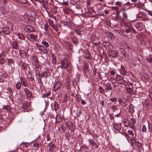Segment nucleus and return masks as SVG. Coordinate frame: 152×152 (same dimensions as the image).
I'll list each match as a JSON object with an SVG mask.
<instances>
[{
    "label": "nucleus",
    "mask_w": 152,
    "mask_h": 152,
    "mask_svg": "<svg viewBox=\"0 0 152 152\" xmlns=\"http://www.w3.org/2000/svg\"><path fill=\"white\" fill-rule=\"evenodd\" d=\"M2 30L4 34H8L10 33V31L6 28L3 27L2 28Z\"/></svg>",
    "instance_id": "29"
},
{
    "label": "nucleus",
    "mask_w": 152,
    "mask_h": 152,
    "mask_svg": "<svg viewBox=\"0 0 152 152\" xmlns=\"http://www.w3.org/2000/svg\"><path fill=\"white\" fill-rule=\"evenodd\" d=\"M48 23L50 26L51 27H53V26L54 25L53 21L49 19Z\"/></svg>",
    "instance_id": "49"
},
{
    "label": "nucleus",
    "mask_w": 152,
    "mask_h": 152,
    "mask_svg": "<svg viewBox=\"0 0 152 152\" xmlns=\"http://www.w3.org/2000/svg\"><path fill=\"white\" fill-rule=\"evenodd\" d=\"M52 108L56 111L58 108V103L56 102H54L53 103H52Z\"/></svg>",
    "instance_id": "17"
},
{
    "label": "nucleus",
    "mask_w": 152,
    "mask_h": 152,
    "mask_svg": "<svg viewBox=\"0 0 152 152\" xmlns=\"http://www.w3.org/2000/svg\"><path fill=\"white\" fill-rule=\"evenodd\" d=\"M137 146L139 149L142 148V144L140 143L138 141L137 142Z\"/></svg>",
    "instance_id": "53"
},
{
    "label": "nucleus",
    "mask_w": 152,
    "mask_h": 152,
    "mask_svg": "<svg viewBox=\"0 0 152 152\" xmlns=\"http://www.w3.org/2000/svg\"><path fill=\"white\" fill-rule=\"evenodd\" d=\"M122 3L120 1H117L115 3V5H118L120 6H121L122 5Z\"/></svg>",
    "instance_id": "62"
},
{
    "label": "nucleus",
    "mask_w": 152,
    "mask_h": 152,
    "mask_svg": "<svg viewBox=\"0 0 152 152\" xmlns=\"http://www.w3.org/2000/svg\"><path fill=\"white\" fill-rule=\"evenodd\" d=\"M64 11L66 14H69L71 12V11L68 8H66L64 10Z\"/></svg>",
    "instance_id": "45"
},
{
    "label": "nucleus",
    "mask_w": 152,
    "mask_h": 152,
    "mask_svg": "<svg viewBox=\"0 0 152 152\" xmlns=\"http://www.w3.org/2000/svg\"><path fill=\"white\" fill-rule=\"evenodd\" d=\"M51 58L52 60V62L53 64H54L56 63V59L55 56L53 54H52L51 55Z\"/></svg>",
    "instance_id": "31"
},
{
    "label": "nucleus",
    "mask_w": 152,
    "mask_h": 152,
    "mask_svg": "<svg viewBox=\"0 0 152 152\" xmlns=\"http://www.w3.org/2000/svg\"><path fill=\"white\" fill-rule=\"evenodd\" d=\"M1 11L2 13L3 14H5V10L4 7H1Z\"/></svg>",
    "instance_id": "63"
},
{
    "label": "nucleus",
    "mask_w": 152,
    "mask_h": 152,
    "mask_svg": "<svg viewBox=\"0 0 152 152\" xmlns=\"http://www.w3.org/2000/svg\"><path fill=\"white\" fill-rule=\"evenodd\" d=\"M117 100V98L116 97H112L110 99V100L112 102H116Z\"/></svg>",
    "instance_id": "46"
},
{
    "label": "nucleus",
    "mask_w": 152,
    "mask_h": 152,
    "mask_svg": "<svg viewBox=\"0 0 152 152\" xmlns=\"http://www.w3.org/2000/svg\"><path fill=\"white\" fill-rule=\"evenodd\" d=\"M24 90L26 95L27 97L30 98L32 96V94L31 92L27 88H24Z\"/></svg>",
    "instance_id": "11"
},
{
    "label": "nucleus",
    "mask_w": 152,
    "mask_h": 152,
    "mask_svg": "<svg viewBox=\"0 0 152 152\" xmlns=\"http://www.w3.org/2000/svg\"><path fill=\"white\" fill-rule=\"evenodd\" d=\"M86 58L88 59H91V55L89 52L87 51L86 53Z\"/></svg>",
    "instance_id": "47"
},
{
    "label": "nucleus",
    "mask_w": 152,
    "mask_h": 152,
    "mask_svg": "<svg viewBox=\"0 0 152 152\" xmlns=\"http://www.w3.org/2000/svg\"><path fill=\"white\" fill-rule=\"evenodd\" d=\"M113 127L115 130L118 131L121 129V124H113Z\"/></svg>",
    "instance_id": "20"
},
{
    "label": "nucleus",
    "mask_w": 152,
    "mask_h": 152,
    "mask_svg": "<svg viewBox=\"0 0 152 152\" xmlns=\"http://www.w3.org/2000/svg\"><path fill=\"white\" fill-rule=\"evenodd\" d=\"M130 123L133 126L136 124L135 120L134 118H131L130 119Z\"/></svg>",
    "instance_id": "35"
},
{
    "label": "nucleus",
    "mask_w": 152,
    "mask_h": 152,
    "mask_svg": "<svg viewBox=\"0 0 152 152\" xmlns=\"http://www.w3.org/2000/svg\"><path fill=\"white\" fill-rule=\"evenodd\" d=\"M5 61V59L4 58H0V64H3Z\"/></svg>",
    "instance_id": "60"
},
{
    "label": "nucleus",
    "mask_w": 152,
    "mask_h": 152,
    "mask_svg": "<svg viewBox=\"0 0 152 152\" xmlns=\"http://www.w3.org/2000/svg\"><path fill=\"white\" fill-rule=\"evenodd\" d=\"M36 70H35L36 72V77L38 81V82L39 83V84H41L42 83V77L41 75V74L39 72V73L37 74Z\"/></svg>",
    "instance_id": "10"
},
{
    "label": "nucleus",
    "mask_w": 152,
    "mask_h": 152,
    "mask_svg": "<svg viewBox=\"0 0 152 152\" xmlns=\"http://www.w3.org/2000/svg\"><path fill=\"white\" fill-rule=\"evenodd\" d=\"M125 28H131L132 25L129 23H124Z\"/></svg>",
    "instance_id": "42"
},
{
    "label": "nucleus",
    "mask_w": 152,
    "mask_h": 152,
    "mask_svg": "<svg viewBox=\"0 0 152 152\" xmlns=\"http://www.w3.org/2000/svg\"><path fill=\"white\" fill-rule=\"evenodd\" d=\"M16 87L17 90H19L21 88V85L19 82H18L16 85Z\"/></svg>",
    "instance_id": "43"
},
{
    "label": "nucleus",
    "mask_w": 152,
    "mask_h": 152,
    "mask_svg": "<svg viewBox=\"0 0 152 152\" xmlns=\"http://www.w3.org/2000/svg\"><path fill=\"white\" fill-rule=\"evenodd\" d=\"M124 125L126 127L128 126L130 124L129 121L127 120H124Z\"/></svg>",
    "instance_id": "37"
},
{
    "label": "nucleus",
    "mask_w": 152,
    "mask_h": 152,
    "mask_svg": "<svg viewBox=\"0 0 152 152\" xmlns=\"http://www.w3.org/2000/svg\"><path fill=\"white\" fill-rule=\"evenodd\" d=\"M41 75L42 78H46L48 77V73L46 72H42L41 74Z\"/></svg>",
    "instance_id": "26"
},
{
    "label": "nucleus",
    "mask_w": 152,
    "mask_h": 152,
    "mask_svg": "<svg viewBox=\"0 0 152 152\" xmlns=\"http://www.w3.org/2000/svg\"><path fill=\"white\" fill-rule=\"evenodd\" d=\"M88 142L92 146H95L96 148H99L98 145L96 144L91 138L88 139Z\"/></svg>",
    "instance_id": "18"
},
{
    "label": "nucleus",
    "mask_w": 152,
    "mask_h": 152,
    "mask_svg": "<svg viewBox=\"0 0 152 152\" xmlns=\"http://www.w3.org/2000/svg\"><path fill=\"white\" fill-rule=\"evenodd\" d=\"M110 80L111 81L112 83H114L116 82V79L113 77H110Z\"/></svg>",
    "instance_id": "48"
},
{
    "label": "nucleus",
    "mask_w": 152,
    "mask_h": 152,
    "mask_svg": "<svg viewBox=\"0 0 152 152\" xmlns=\"http://www.w3.org/2000/svg\"><path fill=\"white\" fill-rule=\"evenodd\" d=\"M143 103L144 106L148 107L149 105L150 102L148 101L145 100L144 101Z\"/></svg>",
    "instance_id": "41"
},
{
    "label": "nucleus",
    "mask_w": 152,
    "mask_h": 152,
    "mask_svg": "<svg viewBox=\"0 0 152 152\" xmlns=\"http://www.w3.org/2000/svg\"><path fill=\"white\" fill-rule=\"evenodd\" d=\"M119 104H121L122 103H123V104H124V107H125L126 105V102L127 100L126 99V98H124L122 99L121 98H119L118 100Z\"/></svg>",
    "instance_id": "19"
},
{
    "label": "nucleus",
    "mask_w": 152,
    "mask_h": 152,
    "mask_svg": "<svg viewBox=\"0 0 152 152\" xmlns=\"http://www.w3.org/2000/svg\"><path fill=\"white\" fill-rule=\"evenodd\" d=\"M118 52L117 50H112L108 53V55L110 57L115 58L118 56Z\"/></svg>",
    "instance_id": "2"
},
{
    "label": "nucleus",
    "mask_w": 152,
    "mask_h": 152,
    "mask_svg": "<svg viewBox=\"0 0 152 152\" xmlns=\"http://www.w3.org/2000/svg\"><path fill=\"white\" fill-rule=\"evenodd\" d=\"M24 29L26 31L28 32H34L35 31L33 27L29 25L25 26L24 27Z\"/></svg>",
    "instance_id": "7"
},
{
    "label": "nucleus",
    "mask_w": 152,
    "mask_h": 152,
    "mask_svg": "<svg viewBox=\"0 0 152 152\" xmlns=\"http://www.w3.org/2000/svg\"><path fill=\"white\" fill-rule=\"evenodd\" d=\"M133 106L132 104L131 103L129 105V112L131 114L133 113L134 111V110L133 108Z\"/></svg>",
    "instance_id": "23"
},
{
    "label": "nucleus",
    "mask_w": 152,
    "mask_h": 152,
    "mask_svg": "<svg viewBox=\"0 0 152 152\" xmlns=\"http://www.w3.org/2000/svg\"><path fill=\"white\" fill-rule=\"evenodd\" d=\"M62 85V83L61 82L58 81L55 83L53 86V89L54 91H56L58 89L61 87Z\"/></svg>",
    "instance_id": "4"
},
{
    "label": "nucleus",
    "mask_w": 152,
    "mask_h": 152,
    "mask_svg": "<svg viewBox=\"0 0 152 152\" xmlns=\"http://www.w3.org/2000/svg\"><path fill=\"white\" fill-rule=\"evenodd\" d=\"M62 119L61 118V116L58 115L56 117V121L57 123H58L61 122Z\"/></svg>",
    "instance_id": "28"
},
{
    "label": "nucleus",
    "mask_w": 152,
    "mask_h": 152,
    "mask_svg": "<svg viewBox=\"0 0 152 152\" xmlns=\"http://www.w3.org/2000/svg\"><path fill=\"white\" fill-rule=\"evenodd\" d=\"M102 45L106 49L110 50L113 48V45L108 42H104L102 43Z\"/></svg>",
    "instance_id": "3"
},
{
    "label": "nucleus",
    "mask_w": 152,
    "mask_h": 152,
    "mask_svg": "<svg viewBox=\"0 0 152 152\" xmlns=\"http://www.w3.org/2000/svg\"><path fill=\"white\" fill-rule=\"evenodd\" d=\"M82 27L81 26H78L75 29V31L76 33L79 35H81V28Z\"/></svg>",
    "instance_id": "14"
},
{
    "label": "nucleus",
    "mask_w": 152,
    "mask_h": 152,
    "mask_svg": "<svg viewBox=\"0 0 152 152\" xmlns=\"http://www.w3.org/2000/svg\"><path fill=\"white\" fill-rule=\"evenodd\" d=\"M12 48L13 49L18 50L19 49V46L17 42L15 40L12 42Z\"/></svg>",
    "instance_id": "15"
},
{
    "label": "nucleus",
    "mask_w": 152,
    "mask_h": 152,
    "mask_svg": "<svg viewBox=\"0 0 152 152\" xmlns=\"http://www.w3.org/2000/svg\"><path fill=\"white\" fill-rule=\"evenodd\" d=\"M34 63L35 64V66L37 68L39 69L40 68V65L39 61L36 62H35Z\"/></svg>",
    "instance_id": "50"
},
{
    "label": "nucleus",
    "mask_w": 152,
    "mask_h": 152,
    "mask_svg": "<svg viewBox=\"0 0 152 152\" xmlns=\"http://www.w3.org/2000/svg\"><path fill=\"white\" fill-rule=\"evenodd\" d=\"M38 50L41 51V52L43 53H44L47 54L48 53V50L45 48H40V47H39V48H38Z\"/></svg>",
    "instance_id": "25"
},
{
    "label": "nucleus",
    "mask_w": 152,
    "mask_h": 152,
    "mask_svg": "<svg viewBox=\"0 0 152 152\" xmlns=\"http://www.w3.org/2000/svg\"><path fill=\"white\" fill-rule=\"evenodd\" d=\"M50 94L51 92L50 91H48L47 93L43 94L42 95V97L43 98L48 97V96H49L50 95Z\"/></svg>",
    "instance_id": "40"
},
{
    "label": "nucleus",
    "mask_w": 152,
    "mask_h": 152,
    "mask_svg": "<svg viewBox=\"0 0 152 152\" xmlns=\"http://www.w3.org/2000/svg\"><path fill=\"white\" fill-rule=\"evenodd\" d=\"M9 25H10V28L8 27V29H10L11 30H13V26L12 24L10 23H9Z\"/></svg>",
    "instance_id": "59"
},
{
    "label": "nucleus",
    "mask_w": 152,
    "mask_h": 152,
    "mask_svg": "<svg viewBox=\"0 0 152 152\" xmlns=\"http://www.w3.org/2000/svg\"><path fill=\"white\" fill-rule=\"evenodd\" d=\"M32 58L33 61H34V63L39 61L37 58V57L36 56H33L32 57Z\"/></svg>",
    "instance_id": "39"
},
{
    "label": "nucleus",
    "mask_w": 152,
    "mask_h": 152,
    "mask_svg": "<svg viewBox=\"0 0 152 152\" xmlns=\"http://www.w3.org/2000/svg\"><path fill=\"white\" fill-rule=\"evenodd\" d=\"M66 125L69 128V129L70 128H73V124L70 122H67L66 124Z\"/></svg>",
    "instance_id": "32"
},
{
    "label": "nucleus",
    "mask_w": 152,
    "mask_h": 152,
    "mask_svg": "<svg viewBox=\"0 0 152 152\" xmlns=\"http://www.w3.org/2000/svg\"><path fill=\"white\" fill-rule=\"evenodd\" d=\"M49 150L50 151H52L53 150L54 148H55V145L53 143L50 142L48 145Z\"/></svg>",
    "instance_id": "21"
},
{
    "label": "nucleus",
    "mask_w": 152,
    "mask_h": 152,
    "mask_svg": "<svg viewBox=\"0 0 152 152\" xmlns=\"http://www.w3.org/2000/svg\"><path fill=\"white\" fill-rule=\"evenodd\" d=\"M18 38L20 39L24 40L25 39V36L22 34L18 33Z\"/></svg>",
    "instance_id": "27"
},
{
    "label": "nucleus",
    "mask_w": 152,
    "mask_h": 152,
    "mask_svg": "<svg viewBox=\"0 0 152 152\" xmlns=\"http://www.w3.org/2000/svg\"><path fill=\"white\" fill-rule=\"evenodd\" d=\"M147 129L145 126L143 125L142 126V131L143 132H146Z\"/></svg>",
    "instance_id": "51"
},
{
    "label": "nucleus",
    "mask_w": 152,
    "mask_h": 152,
    "mask_svg": "<svg viewBox=\"0 0 152 152\" xmlns=\"http://www.w3.org/2000/svg\"><path fill=\"white\" fill-rule=\"evenodd\" d=\"M146 60L150 63H152V57L146 58Z\"/></svg>",
    "instance_id": "54"
},
{
    "label": "nucleus",
    "mask_w": 152,
    "mask_h": 152,
    "mask_svg": "<svg viewBox=\"0 0 152 152\" xmlns=\"http://www.w3.org/2000/svg\"><path fill=\"white\" fill-rule=\"evenodd\" d=\"M131 141L132 143V144L133 146H135L136 145L137 143V140L134 138H131Z\"/></svg>",
    "instance_id": "30"
},
{
    "label": "nucleus",
    "mask_w": 152,
    "mask_h": 152,
    "mask_svg": "<svg viewBox=\"0 0 152 152\" xmlns=\"http://www.w3.org/2000/svg\"><path fill=\"white\" fill-rule=\"evenodd\" d=\"M113 87L110 83H106L105 85V91L106 92H109L110 90L113 89Z\"/></svg>",
    "instance_id": "12"
},
{
    "label": "nucleus",
    "mask_w": 152,
    "mask_h": 152,
    "mask_svg": "<svg viewBox=\"0 0 152 152\" xmlns=\"http://www.w3.org/2000/svg\"><path fill=\"white\" fill-rule=\"evenodd\" d=\"M61 24L66 26H68L69 27L73 26L74 25V24L73 23V22L72 21H62L61 22Z\"/></svg>",
    "instance_id": "13"
},
{
    "label": "nucleus",
    "mask_w": 152,
    "mask_h": 152,
    "mask_svg": "<svg viewBox=\"0 0 152 152\" xmlns=\"http://www.w3.org/2000/svg\"><path fill=\"white\" fill-rule=\"evenodd\" d=\"M23 17L24 18V20L25 22L28 24L30 22V17L27 13H25L23 15Z\"/></svg>",
    "instance_id": "9"
},
{
    "label": "nucleus",
    "mask_w": 152,
    "mask_h": 152,
    "mask_svg": "<svg viewBox=\"0 0 152 152\" xmlns=\"http://www.w3.org/2000/svg\"><path fill=\"white\" fill-rule=\"evenodd\" d=\"M135 27L138 31H141L143 28L142 24L141 22H137L135 25Z\"/></svg>",
    "instance_id": "8"
},
{
    "label": "nucleus",
    "mask_w": 152,
    "mask_h": 152,
    "mask_svg": "<svg viewBox=\"0 0 152 152\" xmlns=\"http://www.w3.org/2000/svg\"><path fill=\"white\" fill-rule=\"evenodd\" d=\"M149 97L152 99V90H150L149 91Z\"/></svg>",
    "instance_id": "64"
},
{
    "label": "nucleus",
    "mask_w": 152,
    "mask_h": 152,
    "mask_svg": "<svg viewBox=\"0 0 152 152\" xmlns=\"http://www.w3.org/2000/svg\"><path fill=\"white\" fill-rule=\"evenodd\" d=\"M49 26L47 23H45L44 25V29L45 31H48V29Z\"/></svg>",
    "instance_id": "56"
},
{
    "label": "nucleus",
    "mask_w": 152,
    "mask_h": 152,
    "mask_svg": "<svg viewBox=\"0 0 152 152\" xmlns=\"http://www.w3.org/2000/svg\"><path fill=\"white\" fill-rule=\"evenodd\" d=\"M131 28H125V32L126 33H129L131 32Z\"/></svg>",
    "instance_id": "55"
},
{
    "label": "nucleus",
    "mask_w": 152,
    "mask_h": 152,
    "mask_svg": "<svg viewBox=\"0 0 152 152\" xmlns=\"http://www.w3.org/2000/svg\"><path fill=\"white\" fill-rule=\"evenodd\" d=\"M20 55L21 57L24 58H27L28 57V55L25 51L21 50L20 51Z\"/></svg>",
    "instance_id": "6"
},
{
    "label": "nucleus",
    "mask_w": 152,
    "mask_h": 152,
    "mask_svg": "<svg viewBox=\"0 0 152 152\" xmlns=\"http://www.w3.org/2000/svg\"><path fill=\"white\" fill-rule=\"evenodd\" d=\"M112 109L113 110V111L115 112L116 110H118L120 111V110L117 108V107L115 106H113L112 107Z\"/></svg>",
    "instance_id": "57"
},
{
    "label": "nucleus",
    "mask_w": 152,
    "mask_h": 152,
    "mask_svg": "<svg viewBox=\"0 0 152 152\" xmlns=\"http://www.w3.org/2000/svg\"><path fill=\"white\" fill-rule=\"evenodd\" d=\"M132 88L130 87H126V91L128 92L129 94L130 95H132L133 94V91L132 89V88H133V86H132Z\"/></svg>",
    "instance_id": "22"
},
{
    "label": "nucleus",
    "mask_w": 152,
    "mask_h": 152,
    "mask_svg": "<svg viewBox=\"0 0 152 152\" xmlns=\"http://www.w3.org/2000/svg\"><path fill=\"white\" fill-rule=\"evenodd\" d=\"M30 102H26L23 104L22 107L23 109H26L29 107L30 106Z\"/></svg>",
    "instance_id": "16"
},
{
    "label": "nucleus",
    "mask_w": 152,
    "mask_h": 152,
    "mask_svg": "<svg viewBox=\"0 0 152 152\" xmlns=\"http://www.w3.org/2000/svg\"><path fill=\"white\" fill-rule=\"evenodd\" d=\"M118 83L121 85H124L125 83V81L124 78L120 75H117L116 76Z\"/></svg>",
    "instance_id": "5"
},
{
    "label": "nucleus",
    "mask_w": 152,
    "mask_h": 152,
    "mask_svg": "<svg viewBox=\"0 0 152 152\" xmlns=\"http://www.w3.org/2000/svg\"><path fill=\"white\" fill-rule=\"evenodd\" d=\"M61 65L60 66L61 69H66L69 67L71 63L69 60L66 58H63L60 61Z\"/></svg>",
    "instance_id": "1"
},
{
    "label": "nucleus",
    "mask_w": 152,
    "mask_h": 152,
    "mask_svg": "<svg viewBox=\"0 0 152 152\" xmlns=\"http://www.w3.org/2000/svg\"><path fill=\"white\" fill-rule=\"evenodd\" d=\"M21 80L22 84L24 86L26 87L28 86V84L26 79L23 78Z\"/></svg>",
    "instance_id": "24"
},
{
    "label": "nucleus",
    "mask_w": 152,
    "mask_h": 152,
    "mask_svg": "<svg viewBox=\"0 0 152 152\" xmlns=\"http://www.w3.org/2000/svg\"><path fill=\"white\" fill-rule=\"evenodd\" d=\"M42 44L44 46L45 48H47L49 46L48 43L47 42L43 41L42 42Z\"/></svg>",
    "instance_id": "38"
},
{
    "label": "nucleus",
    "mask_w": 152,
    "mask_h": 152,
    "mask_svg": "<svg viewBox=\"0 0 152 152\" xmlns=\"http://www.w3.org/2000/svg\"><path fill=\"white\" fill-rule=\"evenodd\" d=\"M27 64L26 62H23L22 64V67L23 69H26L27 68Z\"/></svg>",
    "instance_id": "52"
},
{
    "label": "nucleus",
    "mask_w": 152,
    "mask_h": 152,
    "mask_svg": "<svg viewBox=\"0 0 152 152\" xmlns=\"http://www.w3.org/2000/svg\"><path fill=\"white\" fill-rule=\"evenodd\" d=\"M121 72L122 74L123 75H125L126 73V70L124 66H121Z\"/></svg>",
    "instance_id": "36"
},
{
    "label": "nucleus",
    "mask_w": 152,
    "mask_h": 152,
    "mask_svg": "<svg viewBox=\"0 0 152 152\" xmlns=\"http://www.w3.org/2000/svg\"><path fill=\"white\" fill-rule=\"evenodd\" d=\"M72 41L73 43L76 44L78 42V39L77 38H73Z\"/></svg>",
    "instance_id": "61"
},
{
    "label": "nucleus",
    "mask_w": 152,
    "mask_h": 152,
    "mask_svg": "<svg viewBox=\"0 0 152 152\" xmlns=\"http://www.w3.org/2000/svg\"><path fill=\"white\" fill-rule=\"evenodd\" d=\"M8 64L9 65H11L14 62L13 60L11 58H8L7 59Z\"/></svg>",
    "instance_id": "44"
},
{
    "label": "nucleus",
    "mask_w": 152,
    "mask_h": 152,
    "mask_svg": "<svg viewBox=\"0 0 152 152\" xmlns=\"http://www.w3.org/2000/svg\"><path fill=\"white\" fill-rule=\"evenodd\" d=\"M30 37L31 39L34 40L37 38V35L33 34H31L30 35Z\"/></svg>",
    "instance_id": "33"
},
{
    "label": "nucleus",
    "mask_w": 152,
    "mask_h": 152,
    "mask_svg": "<svg viewBox=\"0 0 152 152\" xmlns=\"http://www.w3.org/2000/svg\"><path fill=\"white\" fill-rule=\"evenodd\" d=\"M144 4L141 3H139L137 4H135L134 6L135 7L137 8H140L142 7L143 6Z\"/></svg>",
    "instance_id": "34"
},
{
    "label": "nucleus",
    "mask_w": 152,
    "mask_h": 152,
    "mask_svg": "<svg viewBox=\"0 0 152 152\" xmlns=\"http://www.w3.org/2000/svg\"><path fill=\"white\" fill-rule=\"evenodd\" d=\"M52 27L56 31H58V28L57 26L56 25H54L53 26V27Z\"/></svg>",
    "instance_id": "58"
}]
</instances>
